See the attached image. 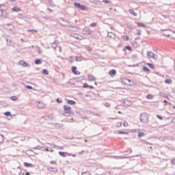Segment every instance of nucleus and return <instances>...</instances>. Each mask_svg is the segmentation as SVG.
I'll return each instance as SVG.
<instances>
[{"label": "nucleus", "instance_id": "f257e3e1", "mask_svg": "<svg viewBox=\"0 0 175 175\" xmlns=\"http://www.w3.org/2000/svg\"><path fill=\"white\" fill-rule=\"evenodd\" d=\"M139 120L142 124H148V115L146 113H142L139 115Z\"/></svg>", "mask_w": 175, "mask_h": 175}, {"label": "nucleus", "instance_id": "f03ea898", "mask_svg": "<svg viewBox=\"0 0 175 175\" xmlns=\"http://www.w3.org/2000/svg\"><path fill=\"white\" fill-rule=\"evenodd\" d=\"M74 5L75 8H77V9H81V10H87V7L84 5L80 4V3H75Z\"/></svg>", "mask_w": 175, "mask_h": 175}, {"label": "nucleus", "instance_id": "7ed1b4c3", "mask_svg": "<svg viewBox=\"0 0 175 175\" xmlns=\"http://www.w3.org/2000/svg\"><path fill=\"white\" fill-rule=\"evenodd\" d=\"M0 17H3V18H8L9 17V13L6 12V11L3 9L0 10Z\"/></svg>", "mask_w": 175, "mask_h": 175}, {"label": "nucleus", "instance_id": "20e7f679", "mask_svg": "<svg viewBox=\"0 0 175 175\" xmlns=\"http://www.w3.org/2000/svg\"><path fill=\"white\" fill-rule=\"evenodd\" d=\"M64 113L66 114H72V107H70V106L64 105Z\"/></svg>", "mask_w": 175, "mask_h": 175}, {"label": "nucleus", "instance_id": "39448f33", "mask_svg": "<svg viewBox=\"0 0 175 175\" xmlns=\"http://www.w3.org/2000/svg\"><path fill=\"white\" fill-rule=\"evenodd\" d=\"M19 65H21V66H23V68H29L31 66L30 64H28L23 60L19 62Z\"/></svg>", "mask_w": 175, "mask_h": 175}, {"label": "nucleus", "instance_id": "423d86ee", "mask_svg": "<svg viewBox=\"0 0 175 175\" xmlns=\"http://www.w3.org/2000/svg\"><path fill=\"white\" fill-rule=\"evenodd\" d=\"M71 70L74 75H76L77 76H79L81 75V72L77 71V67L76 66H72Z\"/></svg>", "mask_w": 175, "mask_h": 175}, {"label": "nucleus", "instance_id": "0eeeda50", "mask_svg": "<svg viewBox=\"0 0 175 175\" xmlns=\"http://www.w3.org/2000/svg\"><path fill=\"white\" fill-rule=\"evenodd\" d=\"M6 29L8 31H13L14 29V26L12 23H8L6 25Z\"/></svg>", "mask_w": 175, "mask_h": 175}, {"label": "nucleus", "instance_id": "6e6552de", "mask_svg": "<svg viewBox=\"0 0 175 175\" xmlns=\"http://www.w3.org/2000/svg\"><path fill=\"white\" fill-rule=\"evenodd\" d=\"M59 155H60V157H63L64 158H65V157H66V155H68V157H70V155H72V154L68 153L66 152H59Z\"/></svg>", "mask_w": 175, "mask_h": 175}, {"label": "nucleus", "instance_id": "1a4fd4ad", "mask_svg": "<svg viewBox=\"0 0 175 175\" xmlns=\"http://www.w3.org/2000/svg\"><path fill=\"white\" fill-rule=\"evenodd\" d=\"M12 12H15L16 13H18L20 12H21V8L17 7V6H14L12 9Z\"/></svg>", "mask_w": 175, "mask_h": 175}, {"label": "nucleus", "instance_id": "9d476101", "mask_svg": "<svg viewBox=\"0 0 175 175\" xmlns=\"http://www.w3.org/2000/svg\"><path fill=\"white\" fill-rule=\"evenodd\" d=\"M36 105H37L38 107H39V109H43V107H44V104H43L42 102L38 101L36 103Z\"/></svg>", "mask_w": 175, "mask_h": 175}, {"label": "nucleus", "instance_id": "9b49d317", "mask_svg": "<svg viewBox=\"0 0 175 175\" xmlns=\"http://www.w3.org/2000/svg\"><path fill=\"white\" fill-rule=\"evenodd\" d=\"M6 42H7V44L8 46H14V43H13V42H12V40L10 38H7Z\"/></svg>", "mask_w": 175, "mask_h": 175}, {"label": "nucleus", "instance_id": "f8f14e48", "mask_svg": "<svg viewBox=\"0 0 175 175\" xmlns=\"http://www.w3.org/2000/svg\"><path fill=\"white\" fill-rule=\"evenodd\" d=\"M57 47H58V41L55 40V41L52 44V48H53L54 50H57Z\"/></svg>", "mask_w": 175, "mask_h": 175}, {"label": "nucleus", "instance_id": "ddd939ff", "mask_svg": "<svg viewBox=\"0 0 175 175\" xmlns=\"http://www.w3.org/2000/svg\"><path fill=\"white\" fill-rule=\"evenodd\" d=\"M117 73V71L114 69H112L109 71V75L111 77L115 76V75Z\"/></svg>", "mask_w": 175, "mask_h": 175}, {"label": "nucleus", "instance_id": "4468645a", "mask_svg": "<svg viewBox=\"0 0 175 175\" xmlns=\"http://www.w3.org/2000/svg\"><path fill=\"white\" fill-rule=\"evenodd\" d=\"M84 31L85 32L86 35H91L92 33V30H91V29H85Z\"/></svg>", "mask_w": 175, "mask_h": 175}, {"label": "nucleus", "instance_id": "2eb2a0df", "mask_svg": "<svg viewBox=\"0 0 175 175\" xmlns=\"http://www.w3.org/2000/svg\"><path fill=\"white\" fill-rule=\"evenodd\" d=\"M48 170H49V172H54L55 173L57 172H58V170H57V168L53 167H49V168H48Z\"/></svg>", "mask_w": 175, "mask_h": 175}, {"label": "nucleus", "instance_id": "dca6fc26", "mask_svg": "<svg viewBox=\"0 0 175 175\" xmlns=\"http://www.w3.org/2000/svg\"><path fill=\"white\" fill-rule=\"evenodd\" d=\"M68 105H76V101L72 100H67Z\"/></svg>", "mask_w": 175, "mask_h": 175}, {"label": "nucleus", "instance_id": "f3484780", "mask_svg": "<svg viewBox=\"0 0 175 175\" xmlns=\"http://www.w3.org/2000/svg\"><path fill=\"white\" fill-rule=\"evenodd\" d=\"M129 12L131 14H133V16H134L135 17H136V16H137V13L135 12V11L132 9L129 10Z\"/></svg>", "mask_w": 175, "mask_h": 175}, {"label": "nucleus", "instance_id": "a211bd4d", "mask_svg": "<svg viewBox=\"0 0 175 175\" xmlns=\"http://www.w3.org/2000/svg\"><path fill=\"white\" fill-rule=\"evenodd\" d=\"M88 78L89 80H90L91 81H95L96 80V78H95V77H94L93 75H89Z\"/></svg>", "mask_w": 175, "mask_h": 175}, {"label": "nucleus", "instance_id": "6ab92c4d", "mask_svg": "<svg viewBox=\"0 0 175 175\" xmlns=\"http://www.w3.org/2000/svg\"><path fill=\"white\" fill-rule=\"evenodd\" d=\"M25 166H26V167H31V166H33V165L31 163H27V162H25L24 163Z\"/></svg>", "mask_w": 175, "mask_h": 175}, {"label": "nucleus", "instance_id": "aec40b11", "mask_svg": "<svg viewBox=\"0 0 175 175\" xmlns=\"http://www.w3.org/2000/svg\"><path fill=\"white\" fill-rule=\"evenodd\" d=\"M137 25L138 27H143L144 28H146L147 27V26L146 25H144V23H140V22H138L137 23Z\"/></svg>", "mask_w": 175, "mask_h": 175}, {"label": "nucleus", "instance_id": "412c9836", "mask_svg": "<svg viewBox=\"0 0 175 175\" xmlns=\"http://www.w3.org/2000/svg\"><path fill=\"white\" fill-rule=\"evenodd\" d=\"M34 64H36V65H40V64H42V60L40 59H37L35 60Z\"/></svg>", "mask_w": 175, "mask_h": 175}, {"label": "nucleus", "instance_id": "4be33fe9", "mask_svg": "<svg viewBox=\"0 0 175 175\" xmlns=\"http://www.w3.org/2000/svg\"><path fill=\"white\" fill-rule=\"evenodd\" d=\"M42 118H44V120H53V117H51V116H43Z\"/></svg>", "mask_w": 175, "mask_h": 175}, {"label": "nucleus", "instance_id": "5701e85b", "mask_svg": "<svg viewBox=\"0 0 175 175\" xmlns=\"http://www.w3.org/2000/svg\"><path fill=\"white\" fill-rule=\"evenodd\" d=\"M146 65L148 66H149V68H150V69H155V66H154V64H152L151 63H147Z\"/></svg>", "mask_w": 175, "mask_h": 175}, {"label": "nucleus", "instance_id": "b1692460", "mask_svg": "<svg viewBox=\"0 0 175 175\" xmlns=\"http://www.w3.org/2000/svg\"><path fill=\"white\" fill-rule=\"evenodd\" d=\"M144 72H146V73H150V69L147 66L143 67Z\"/></svg>", "mask_w": 175, "mask_h": 175}, {"label": "nucleus", "instance_id": "393cba45", "mask_svg": "<svg viewBox=\"0 0 175 175\" xmlns=\"http://www.w3.org/2000/svg\"><path fill=\"white\" fill-rule=\"evenodd\" d=\"M124 106H131V103H129V100H125L124 101Z\"/></svg>", "mask_w": 175, "mask_h": 175}, {"label": "nucleus", "instance_id": "a878e982", "mask_svg": "<svg viewBox=\"0 0 175 175\" xmlns=\"http://www.w3.org/2000/svg\"><path fill=\"white\" fill-rule=\"evenodd\" d=\"M147 55H148V57H149L150 58H152V57H154V53L151 51L148 52Z\"/></svg>", "mask_w": 175, "mask_h": 175}, {"label": "nucleus", "instance_id": "bb28decb", "mask_svg": "<svg viewBox=\"0 0 175 175\" xmlns=\"http://www.w3.org/2000/svg\"><path fill=\"white\" fill-rule=\"evenodd\" d=\"M164 83H165V84H172V79H167L164 81Z\"/></svg>", "mask_w": 175, "mask_h": 175}, {"label": "nucleus", "instance_id": "cd10ccee", "mask_svg": "<svg viewBox=\"0 0 175 175\" xmlns=\"http://www.w3.org/2000/svg\"><path fill=\"white\" fill-rule=\"evenodd\" d=\"M118 133L119 135H128V132H126V131H118Z\"/></svg>", "mask_w": 175, "mask_h": 175}, {"label": "nucleus", "instance_id": "c85d7f7f", "mask_svg": "<svg viewBox=\"0 0 175 175\" xmlns=\"http://www.w3.org/2000/svg\"><path fill=\"white\" fill-rule=\"evenodd\" d=\"M42 73H43V75H45L46 76H49V70H47L46 69H44L42 70Z\"/></svg>", "mask_w": 175, "mask_h": 175}, {"label": "nucleus", "instance_id": "c756f323", "mask_svg": "<svg viewBox=\"0 0 175 175\" xmlns=\"http://www.w3.org/2000/svg\"><path fill=\"white\" fill-rule=\"evenodd\" d=\"M48 1L50 6H55V5H54V3L53 2V0H48Z\"/></svg>", "mask_w": 175, "mask_h": 175}, {"label": "nucleus", "instance_id": "7c9ffc66", "mask_svg": "<svg viewBox=\"0 0 175 175\" xmlns=\"http://www.w3.org/2000/svg\"><path fill=\"white\" fill-rule=\"evenodd\" d=\"M42 148H43V147L40 146H38L35 148H33V150H42Z\"/></svg>", "mask_w": 175, "mask_h": 175}, {"label": "nucleus", "instance_id": "2f4dec72", "mask_svg": "<svg viewBox=\"0 0 175 175\" xmlns=\"http://www.w3.org/2000/svg\"><path fill=\"white\" fill-rule=\"evenodd\" d=\"M126 50H129V51H132V47L130 46H125Z\"/></svg>", "mask_w": 175, "mask_h": 175}, {"label": "nucleus", "instance_id": "473e14b6", "mask_svg": "<svg viewBox=\"0 0 175 175\" xmlns=\"http://www.w3.org/2000/svg\"><path fill=\"white\" fill-rule=\"evenodd\" d=\"M122 126V122H117V123H116V126H117L118 128H120V126Z\"/></svg>", "mask_w": 175, "mask_h": 175}, {"label": "nucleus", "instance_id": "72a5a7b5", "mask_svg": "<svg viewBox=\"0 0 175 175\" xmlns=\"http://www.w3.org/2000/svg\"><path fill=\"white\" fill-rule=\"evenodd\" d=\"M53 148H56V149L59 148V150H62V146H58L57 145H54Z\"/></svg>", "mask_w": 175, "mask_h": 175}, {"label": "nucleus", "instance_id": "f704fd0d", "mask_svg": "<svg viewBox=\"0 0 175 175\" xmlns=\"http://www.w3.org/2000/svg\"><path fill=\"white\" fill-rule=\"evenodd\" d=\"M122 39H124V40H129V37L127 36H123Z\"/></svg>", "mask_w": 175, "mask_h": 175}, {"label": "nucleus", "instance_id": "c9c22d12", "mask_svg": "<svg viewBox=\"0 0 175 175\" xmlns=\"http://www.w3.org/2000/svg\"><path fill=\"white\" fill-rule=\"evenodd\" d=\"M146 134H144V133H139L138 134V137H143V136H144Z\"/></svg>", "mask_w": 175, "mask_h": 175}, {"label": "nucleus", "instance_id": "e433bc0d", "mask_svg": "<svg viewBox=\"0 0 175 175\" xmlns=\"http://www.w3.org/2000/svg\"><path fill=\"white\" fill-rule=\"evenodd\" d=\"M10 114H11L10 111H6L4 113V116H7V117H9Z\"/></svg>", "mask_w": 175, "mask_h": 175}, {"label": "nucleus", "instance_id": "4c0bfd02", "mask_svg": "<svg viewBox=\"0 0 175 175\" xmlns=\"http://www.w3.org/2000/svg\"><path fill=\"white\" fill-rule=\"evenodd\" d=\"M0 143H3V135H0Z\"/></svg>", "mask_w": 175, "mask_h": 175}, {"label": "nucleus", "instance_id": "58836bf2", "mask_svg": "<svg viewBox=\"0 0 175 175\" xmlns=\"http://www.w3.org/2000/svg\"><path fill=\"white\" fill-rule=\"evenodd\" d=\"M146 98H147V99H152V95H151V94H148V95L146 96Z\"/></svg>", "mask_w": 175, "mask_h": 175}, {"label": "nucleus", "instance_id": "ea45409f", "mask_svg": "<svg viewBox=\"0 0 175 175\" xmlns=\"http://www.w3.org/2000/svg\"><path fill=\"white\" fill-rule=\"evenodd\" d=\"M159 140H161V142H165V137H159Z\"/></svg>", "mask_w": 175, "mask_h": 175}, {"label": "nucleus", "instance_id": "a19ab883", "mask_svg": "<svg viewBox=\"0 0 175 175\" xmlns=\"http://www.w3.org/2000/svg\"><path fill=\"white\" fill-rule=\"evenodd\" d=\"M163 35L164 36H166L167 38H170V34L167 33H163Z\"/></svg>", "mask_w": 175, "mask_h": 175}, {"label": "nucleus", "instance_id": "79ce46f5", "mask_svg": "<svg viewBox=\"0 0 175 175\" xmlns=\"http://www.w3.org/2000/svg\"><path fill=\"white\" fill-rule=\"evenodd\" d=\"M104 105H105L106 107H110V103H105Z\"/></svg>", "mask_w": 175, "mask_h": 175}, {"label": "nucleus", "instance_id": "37998d69", "mask_svg": "<svg viewBox=\"0 0 175 175\" xmlns=\"http://www.w3.org/2000/svg\"><path fill=\"white\" fill-rule=\"evenodd\" d=\"M56 102H57V103H62V100L59 98H56Z\"/></svg>", "mask_w": 175, "mask_h": 175}, {"label": "nucleus", "instance_id": "c03bdc74", "mask_svg": "<svg viewBox=\"0 0 175 175\" xmlns=\"http://www.w3.org/2000/svg\"><path fill=\"white\" fill-rule=\"evenodd\" d=\"M154 59H158V55H155L154 53L153 54V57H152Z\"/></svg>", "mask_w": 175, "mask_h": 175}, {"label": "nucleus", "instance_id": "a18cd8bd", "mask_svg": "<svg viewBox=\"0 0 175 175\" xmlns=\"http://www.w3.org/2000/svg\"><path fill=\"white\" fill-rule=\"evenodd\" d=\"M12 100L16 101V100H17V97L15 96H12Z\"/></svg>", "mask_w": 175, "mask_h": 175}, {"label": "nucleus", "instance_id": "49530a36", "mask_svg": "<svg viewBox=\"0 0 175 175\" xmlns=\"http://www.w3.org/2000/svg\"><path fill=\"white\" fill-rule=\"evenodd\" d=\"M137 35H142V30H140V29H137Z\"/></svg>", "mask_w": 175, "mask_h": 175}, {"label": "nucleus", "instance_id": "de8ad7c7", "mask_svg": "<svg viewBox=\"0 0 175 175\" xmlns=\"http://www.w3.org/2000/svg\"><path fill=\"white\" fill-rule=\"evenodd\" d=\"M83 88H88V83H84L83 85Z\"/></svg>", "mask_w": 175, "mask_h": 175}, {"label": "nucleus", "instance_id": "09e8293b", "mask_svg": "<svg viewBox=\"0 0 175 175\" xmlns=\"http://www.w3.org/2000/svg\"><path fill=\"white\" fill-rule=\"evenodd\" d=\"M25 87H26V88H27V90H32L33 89L32 86H31V85H26Z\"/></svg>", "mask_w": 175, "mask_h": 175}, {"label": "nucleus", "instance_id": "8fccbe9b", "mask_svg": "<svg viewBox=\"0 0 175 175\" xmlns=\"http://www.w3.org/2000/svg\"><path fill=\"white\" fill-rule=\"evenodd\" d=\"M75 61H77V62H79V61H81V57H76Z\"/></svg>", "mask_w": 175, "mask_h": 175}, {"label": "nucleus", "instance_id": "3c124183", "mask_svg": "<svg viewBox=\"0 0 175 175\" xmlns=\"http://www.w3.org/2000/svg\"><path fill=\"white\" fill-rule=\"evenodd\" d=\"M157 118H159V120H163V117L159 116V115H157Z\"/></svg>", "mask_w": 175, "mask_h": 175}, {"label": "nucleus", "instance_id": "603ef678", "mask_svg": "<svg viewBox=\"0 0 175 175\" xmlns=\"http://www.w3.org/2000/svg\"><path fill=\"white\" fill-rule=\"evenodd\" d=\"M29 32H38L36 29H28Z\"/></svg>", "mask_w": 175, "mask_h": 175}, {"label": "nucleus", "instance_id": "864d4df0", "mask_svg": "<svg viewBox=\"0 0 175 175\" xmlns=\"http://www.w3.org/2000/svg\"><path fill=\"white\" fill-rule=\"evenodd\" d=\"M90 27H96V23H91Z\"/></svg>", "mask_w": 175, "mask_h": 175}, {"label": "nucleus", "instance_id": "5fc2aeb1", "mask_svg": "<svg viewBox=\"0 0 175 175\" xmlns=\"http://www.w3.org/2000/svg\"><path fill=\"white\" fill-rule=\"evenodd\" d=\"M103 2H104V3H110V1L108 0H103Z\"/></svg>", "mask_w": 175, "mask_h": 175}, {"label": "nucleus", "instance_id": "6e6d98bb", "mask_svg": "<svg viewBox=\"0 0 175 175\" xmlns=\"http://www.w3.org/2000/svg\"><path fill=\"white\" fill-rule=\"evenodd\" d=\"M58 47V49H59V51L60 52V53H62V48L61 47V46H57Z\"/></svg>", "mask_w": 175, "mask_h": 175}, {"label": "nucleus", "instance_id": "4d7b16f0", "mask_svg": "<svg viewBox=\"0 0 175 175\" xmlns=\"http://www.w3.org/2000/svg\"><path fill=\"white\" fill-rule=\"evenodd\" d=\"M82 175H87L88 174V172H85L81 173Z\"/></svg>", "mask_w": 175, "mask_h": 175}, {"label": "nucleus", "instance_id": "13d9d810", "mask_svg": "<svg viewBox=\"0 0 175 175\" xmlns=\"http://www.w3.org/2000/svg\"><path fill=\"white\" fill-rule=\"evenodd\" d=\"M115 158L123 159L125 158V157H122V156H120V157H115Z\"/></svg>", "mask_w": 175, "mask_h": 175}, {"label": "nucleus", "instance_id": "bf43d9fd", "mask_svg": "<svg viewBox=\"0 0 175 175\" xmlns=\"http://www.w3.org/2000/svg\"><path fill=\"white\" fill-rule=\"evenodd\" d=\"M88 88H90V90H94V86L88 85Z\"/></svg>", "mask_w": 175, "mask_h": 175}, {"label": "nucleus", "instance_id": "052dcab7", "mask_svg": "<svg viewBox=\"0 0 175 175\" xmlns=\"http://www.w3.org/2000/svg\"><path fill=\"white\" fill-rule=\"evenodd\" d=\"M79 155H81V154H84V150H82L81 152H79Z\"/></svg>", "mask_w": 175, "mask_h": 175}, {"label": "nucleus", "instance_id": "680f3d73", "mask_svg": "<svg viewBox=\"0 0 175 175\" xmlns=\"http://www.w3.org/2000/svg\"><path fill=\"white\" fill-rule=\"evenodd\" d=\"M123 125H124V126H128V122H124V123L123 124Z\"/></svg>", "mask_w": 175, "mask_h": 175}, {"label": "nucleus", "instance_id": "e2e57ef3", "mask_svg": "<svg viewBox=\"0 0 175 175\" xmlns=\"http://www.w3.org/2000/svg\"><path fill=\"white\" fill-rule=\"evenodd\" d=\"M51 163L52 165H54V163H57V162H55V161H51Z\"/></svg>", "mask_w": 175, "mask_h": 175}, {"label": "nucleus", "instance_id": "0e129e2a", "mask_svg": "<svg viewBox=\"0 0 175 175\" xmlns=\"http://www.w3.org/2000/svg\"><path fill=\"white\" fill-rule=\"evenodd\" d=\"M172 163L174 165H175V159H173L172 160Z\"/></svg>", "mask_w": 175, "mask_h": 175}, {"label": "nucleus", "instance_id": "69168bd1", "mask_svg": "<svg viewBox=\"0 0 175 175\" xmlns=\"http://www.w3.org/2000/svg\"><path fill=\"white\" fill-rule=\"evenodd\" d=\"M161 31H170V29H161Z\"/></svg>", "mask_w": 175, "mask_h": 175}, {"label": "nucleus", "instance_id": "338daca9", "mask_svg": "<svg viewBox=\"0 0 175 175\" xmlns=\"http://www.w3.org/2000/svg\"><path fill=\"white\" fill-rule=\"evenodd\" d=\"M47 10H49L50 12V13H51L53 12V10H51V9H50L49 8H47Z\"/></svg>", "mask_w": 175, "mask_h": 175}, {"label": "nucleus", "instance_id": "774afa93", "mask_svg": "<svg viewBox=\"0 0 175 175\" xmlns=\"http://www.w3.org/2000/svg\"><path fill=\"white\" fill-rule=\"evenodd\" d=\"M25 175H31V174L29 172H26Z\"/></svg>", "mask_w": 175, "mask_h": 175}]
</instances>
